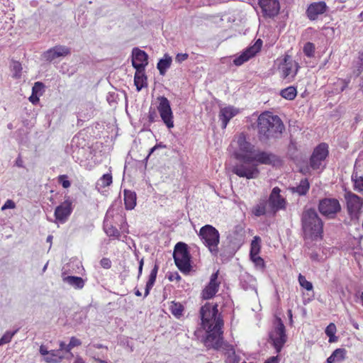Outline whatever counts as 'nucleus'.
I'll use <instances>...</instances> for the list:
<instances>
[{"label": "nucleus", "instance_id": "15", "mask_svg": "<svg viewBox=\"0 0 363 363\" xmlns=\"http://www.w3.org/2000/svg\"><path fill=\"white\" fill-rule=\"evenodd\" d=\"M253 162L257 164L276 166L280 164L281 160L274 154L266 151H255L251 156Z\"/></svg>", "mask_w": 363, "mask_h": 363}, {"label": "nucleus", "instance_id": "19", "mask_svg": "<svg viewBox=\"0 0 363 363\" xmlns=\"http://www.w3.org/2000/svg\"><path fill=\"white\" fill-rule=\"evenodd\" d=\"M327 9L328 6L325 1L313 2L308 5L306 13L309 20L315 21L319 15L323 14Z\"/></svg>", "mask_w": 363, "mask_h": 363}, {"label": "nucleus", "instance_id": "20", "mask_svg": "<svg viewBox=\"0 0 363 363\" xmlns=\"http://www.w3.org/2000/svg\"><path fill=\"white\" fill-rule=\"evenodd\" d=\"M72 211V202L66 200L56 207L55 217L60 223H65Z\"/></svg>", "mask_w": 363, "mask_h": 363}, {"label": "nucleus", "instance_id": "21", "mask_svg": "<svg viewBox=\"0 0 363 363\" xmlns=\"http://www.w3.org/2000/svg\"><path fill=\"white\" fill-rule=\"evenodd\" d=\"M70 53L68 48L63 45H56L43 53V57L47 61H52L57 57H65Z\"/></svg>", "mask_w": 363, "mask_h": 363}, {"label": "nucleus", "instance_id": "56", "mask_svg": "<svg viewBox=\"0 0 363 363\" xmlns=\"http://www.w3.org/2000/svg\"><path fill=\"white\" fill-rule=\"evenodd\" d=\"M143 264H144V259L143 258H142L140 261H139V267H138V278L139 279L140 277V276L142 275V273H143Z\"/></svg>", "mask_w": 363, "mask_h": 363}, {"label": "nucleus", "instance_id": "14", "mask_svg": "<svg viewBox=\"0 0 363 363\" xmlns=\"http://www.w3.org/2000/svg\"><path fill=\"white\" fill-rule=\"evenodd\" d=\"M262 43L261 39H257L252 45L248 47L233 60V64L236 66H240L255 57L261 50Z\"/></svg>", "mask_w": 363, "mask_h": 363}, {"label": "nucleus", "instance_id": "2", "mask_svg": "<svg viewBox=\"0 0 363 363\" xmlns=\"http://www.w3.org/2000/svg\"><path fill=\"white\" fill-rule=\"evenodd\" d=\"M284 128L281 119L269 111H264L258 116L257 129L260 141L267 142L281 138Z\"/></svg>", "mask_w": 363, "mask_h": 363}, {"label": "nucleus", "instance_id": "64", "mask_svg": "<svg viewBox=\"0 0 363 363\" xmlns=\"http://www.w3.org/2000/svg\"><path fill=\"white\" fill-rule=\"evenodd\" d=\"M359 86L362 90H363V77L361 78V82L359 84Z\"/></svg>", "mask_w": 363, "mask_h": 363}, {"label": "nucleus", "instance_id": "26", "mask_svg": "<svg viewBox=\"0 0 363 363\" xmlns=\"http://www.w3.org/2000/svg\"><path fill=\"white\" fill-rule=\"evenodd\" d=\"M134 84L136 86L137 91H138L147 86V76L145 73V69H139L135 71L134 76Z\"/></svg>", "mask_w": 363, "mask_h": 363}, {"label": "nucleus", "instance_id": "40", "mask_svg": "<svg viewBox=\"0 0 363 363\" xmlns=\"http://www.w3.org/2000/svg\"><path fill=\"white\" fill-rule=\"evenodd\" d=\"M298 283L300 286L307 291H312L313 289V284L311 281L306 280L305 276L299 274L298 277Z\"/></svg>", "mask_w": 363, "mask_h": 363}, {"label": "nucleus", "instance_id": "22", "mask_svg": "<svg viewBox=\"0 0 363 363\" xmlns=\"http://www.w3.org/2000/svg\"><path fill=\"white\" fill-rule=\"evenodd\" d=\"M259 4L263 13L269 17L276 16L280 9L278 0H260Z\"/></svg>", "mask_w": 363, "mask_h": 363}, {"label": "nucleus", "instance_id": "49", "mask_svg": "<svg viewBox=\"0 0 363 363\" xmlns=\"http://www.w3.org/2000/svg\"><path fill=\"white\" fill-rule=\"evenodd\" d=\"M15 333H6L1 338V342H2L4 344H6L11 342L13 335Z\"/></svg>", "mask_w": 363, "mask_h": 363}, {"label": "nucleus", "instance_id": "27", "mask_svg": "<svg viewBox=\"0 0 363 363\" xmlns=\"http://www.w3.org/2000/svg\"><path fill=\"white\" fill-rule=\"evenodd\" d=\"M347 351L344 348H337L335 350L331 355L328 357L327 363L340 362L346 358Z\"/></svg>", "mask_w": 363, "mask_h": 363}, {"label": "nucleus", "instance_id": "12", "mask_svg": "<svg viewBox=\"0 0 363 363\" xmlns=\"http://www.w3.org/2000/svg\"><path fill=\"white\" fill-rule=\"evenodd\" d=\"M328 148V145L325 143H321L314 148L310 157V166L313 169H320L322 162L329 155Z\"/></svg>", "mask_w": 363, "mask_h": 363}, {"label": "nucleus", "instance_id": "63", "mask_svg": "<svg viewBox=\"0 0 363 363\" xmlns=\"http://www.w3.org/2000/svg\"><path fill=\"white\" fill-rule=\"evenodd\" d=\"M318 255L317 253H312L311 255V258L313 260H316L318 259Z\"/></svg>", "mask_w": 363, "mask_h": 363}, {"label": "nucleus", "instance_id": "61", "mask_svg": "<svg viewBox=\"0 0 363 363\" xmlns=\"http://www.w3.org/2000/svg\"><path fill=\"white\" fill-rule=\"evenodd\" d=\"M73 363H86L81 357H77Z\"/></svg>", "mask_w": 363, "mask_h": 363}, {"label": "nucleus", "instance_id": "46", "mask_svg": "<svg viewBox=\"0 0 363 363\" xmlns=\"http://www.w3.org/2000/svg\"><path fill=\"white\" fill-rule=\"evenodd\" d=\"M250 259L255 263V264L261 268L264 267V259L257 255H250Z\"/></svg>", "mask_w": 363, "mask_h": 363}, {"label": "nucleus", "instance_id": "57", "mask_svg": "<svg viewBox=\"0 0 363 363\" xmlns=\"http://www.w3.org/2000/svg\"><path fill=\"white\" fill-rule=\"evenodd\" d=\"M155 117H156V113L155 111L153 112H150L149 113V115H148V121L150 123H153L155 121Z\"/></svg>", "mask_w": 363, "mask_h": 363}, {"label": "nucleus", "instance_id": "11", "mask_svg": "<svg viewBox=\"0 0 363 363\" xmlns=\"http://www.w3.org/2000/svg\"><path fill=\"white\" fill-rule=\"evenodd\" d=\"M318 208L323 216L333 218L341 211V206L337 199L325 198L319 201Z\"/></svg>", "mask_w": 363, "mask_h": 363}, {"label": "nucleus", "instance_id": "51", "mask_svg": "<svg viewBox=\"0 0 363 363\" xmlns=\"http://www.w3.org/2000/svg\"><path fill=\"white\" fill-rule=\"evenodd\" d=\"M357 60V70L361 73L363 71V51L359 52Z\"/></svg>", "mask_w": 363, "mask_h": 363}, {"label": "nucleus", "instance_id": "16", "mask_svg": "<svg viewBox=\"0 0 363 363\" xmlns=\"http://www.w3.org/2000/svg\"><path fill=\"white\" fill-rule=\"evenodd\" d=\"M218 271L213 273L210 277L208 284L201 291V298L203 300H208L215 296L216 293L218 291L220 282L218 280Z\"/></svg>", "mask_w": 363, "mask_h": 363}, {"label": "nucleus", "instance_id": "32", "mask_svg": "<svg viewBox=\"0 0 363 363\" xmlns=\"http://www.w3.org/2000/svg\"><path fill=\"white\" fill-rule=\"evenodd\" d=\"M64 357L63 354L58 350H50L48 356L44 357V361L48 363L60 362Z\"/></svg>", "mask_w": 363, "mask_h": 363}, {"label": "nucleus", "instance_id": "25", "mask_svg": "<svg viewBox=\"0 0 363 363\" xmlns=\"http://www.w3.org/2000/svg\"><path fill=\"white\" fill-rule=\"evenodd\" d=\"M310 189V183L308 179L305 178L300 181L296 186L290 187L289 190L293 194H297L298 196H305Z\"/></svg>", "mask_w": 363, "mask_h": 363}, {"label": "nucleus", "instance_id": "43", "mask_svg": "<svg viewBox=\"0 0 363 363\" xmlns=\"http://www.w3.org/2000/svg\"><path fill=\"white\" fill-rule=\"evenodd\" d=\"M82 345V342L79 339L76 337H72L70 338L69 343L67 345V352H70V351L74 347H78Z\"/></svg>", "mask_w": 363, "mask_h": 363}, {"label": "nucleus", "instance_id": "45", "mask_svg": "<svg viewBox=\"0 0 363 363\" xmlns=\"http://www.w3.org/2000/svg\"><path fill=\"white\" fill-rule=\"evenodd\" d=\"M58 182L62 186L63 188L67 189L71 186V183L68 179V177L66 174L60 175L57 177Z\"/></svg>", "mask_w": 363, "mask_h": 363}, {"label": "nucleus", "instance_id": "36", "mask_svg": "<svg viewBox=\"0 0 363 363\" xmlns=\"http://www.w3.org/2000/svg\"><path fill=\"white\" fill-rule=\"evenodd\" d=\"M104 231L108 237H113L118 239L121 237V233L116 227L109 223H104Z\"/></svg>", "mask_w": 363, "mask_h": 363}, {"label": "nucleus", "instance_id": "34", "mask_svg": "<svg viewBox=\"0 0 363 363\" xmlns=\"http://www.w3.org/2000/svg\"><path fill=\"white\" fill-rule=\"evenodd\" d=\"M280 95L285 99L291 101L294 100L297 95V89L294 86H288L282 89L280 92Z\"/></svg>", "mask_w": 363, "mask_h": 363}, {"label": "nucleus", "instance_id": "1", "mask_svg": "<svg viewBox=\"0 0 363 363\" xmlns=\"http://www.w3.org/2000/svg\"><path fill=\"white\" fill-rule=\"evenodd\" d=\"M201 325L206 330L204 344L208 348L219 349L223 344V320L218 313V304L206 303L200 309Z\"/></svg>", "mask_w": 363, "mask_h": 363}, {"label": "nucleus", "instance_id": "52", "mask_svg": "<svg viewBox=\"0 0 363 363\" xmlns=\"http://www.w3.org/2000/svg\"><path fill=\"white\" fill-rule=\"evenodd\" d=\"M189 57V55L187 53H178L176 55L175 60L176 62L181 63L185 60H186Z\"/></svg>", "mask_w": 363, "mask_h": 363}, {"label": "nucleus", "instance_id": "59", "mask_svg": "<svg viewBox=\"0 0 363 363\" xmlns=\"http://www.w3.org/2000/svg\"><path fill=\"white\" fill-rule=\"evenodd\" d=\"M67 345H66L64 342H60V348L58 350H60L61 352L62 351H65L67 352Z\"/></svg>", "mask_w": 363, "mask_h": 363}, {"label": "nucleus", "instance_id": "18", "mask_svg": "<svg viewBox=\"0 0 363 363\" xmlns=\"http://www.w3.org/2000/svg\"><path fill=\"white\" fill-rule=\"evenodd\" d=\"M148 64V55L147 54L138 48H133L132 51V65L136 69H145V67Z\"/></svg>", "mask_w": 363, "mask_h": 363}, {"label": "nucleus", "instance_id": "13", "mask_svg": "<svg viewBox=\"0 0 363 363\" xmlns=\"http://www.w3.org/2000/svg\"><path fill=\"white\" fill-rule=\"evenodd\" d=\"M238 150L235 152L236 160H243L245 157H251L255 150V146L247 141L244 133H240L237 137Z\"/></svg>", "mask_w": 363, "mask_h": 363}, {"label": "nucleus", "instance_id": "54", "mask_svg": "<svg viewBox=\"0 0 363 363\" xmlns=\"http://www.w3.org/2000/svg\"><path fill=\"white\" fill-rule=\"evenodd\" d=\"M40 96H37V95H34L33 93H32L31 96L29 97V101L34 105H36L39 103L40 101V99H39Z\"/></svg>", "mask_w": 363, "mask_h": 363}, {"label": "nucleus", "instance_id": "50", "mask_svg": "<svg viewBox=\"0 0 363 363\" xmlns=\"http://www.w3.org/2000/svg\"><path fill=\"white\" fill-rule=\"evenodd\" d=\"M16 208V203L13 200L8 199L1 207V211L6 209H13Z\"/></svg>", "mask_w": 363, "mask_h": 363}, {"label": "nucleus", "instance_id": "37", "mask_svg": "<svg viewBox=\"0 0 363 363\" xmlns=\"http://www.w3.org/2000/svg\"><path fill=\"white\" fill-rule=\"evenodd\" d=\"M113 183V177L112 174L107 173L104 174L101 177L97 182V186H99L101 188L104 189L107 186H109Z\"/></svg>", "mask_w": 363, "mask_h": 363}, {"label": "nucleus", "instance_id": "3", "mask_svg": "<svg viewBox=\"0 0 363 363\" xmlns=\"http://www.w3.org/2000/svg\"><path fill=\"white\" fill-rule=\"evenodd\" d=\"M301 222L305 238L311 240L323 238V222L314 208H304L301 216Z\"/></svg>", "mask_w": 363, "mask_h": 363}, {"label": "nucleus", "instance_id": "28", "mask_svg": "<svg viewBox=\"0 0 363 363\" xmlns=\"http://www.w3.org/2000/svg\"><path fill=\"white\" fill-rule=\"evenodd\" d=\"M169 310L177 319H180L184 315V306L180 302L172 301L169 303Z\"/></svg>", "mask_w": 363, "mask_h": 363}, {"label": "nucleus", "instance_id": "23", "mask_svg": "<svg viewBox=\"0 0 363 363\" xmlns=\"http://www.w3.org/2000/svg\"><path fill=\"white\" fill-rule=\"evenodd\" d=\"M239 113V110L233 106H228L220 108L219 112V119L221 121L222 128H225L229 121Z\"/></svg>", "mask_w": 363, "mask_h": 363}, {"label": "nucleus", "instance_id": "48", "mask_svg": "<svg viewBox=\"0 0 363 363\" xmlns=\"http://www.w3.org/2000/svg\"><path fill=\"white\" fill-rule=\"evenodd\" d=\"M166 147V145H163L162 143H157L156 144L154 147H152L150 150V152L148 153V155L145 157V158L144 159V162L145 163V164H147V160L149 159V157H150V155L157 149L159 148H165Z\"/></svg>", "mask_w": 363, "mask_h": 363}, {"label": "nucleus", "instance_id": "5", "mask_svg": "<svg viewBox=\"0 0 363 363\" xmlns=\"http://www.w3.org/2000/svg\"><path fill=\"white\" fill-rule=\"evenodd\" d=\"M237 162L233 165L232 172L239 177H244L247 179H255L259 174V170L257 164L254 163L251 157H245L243 160H237Z\"/></svg>", "mask_w": 363, "mask_h": 363}, {"label": "nucleus", "instance_id": "6", "mask_svg": "<svg viewBox=\"0 0 363 363\" xmlns=\"http://www.w3.org/2000/svg\"><path fill=\"white\" fill-rule=\"evenodd\" d=\"M173 257L176 266L182 272L188 273L191 271V255L186 243L179 242L176 244Z\"/></svg>", "mask_w": 363, "mask_h": 363}, {"label": "nucleus", "instance_id": "29", "mask_svg": "<svg viewBox=\"0 0 363 363\" xmlns=\"http://www.w3.org/2000/svg\"><path fill=\"white\" fill-rule=\"evenodd\" d=\"M158 269H159V266L157 264H155L153 269L150 272L148 280L146 283L145 291V294H144L145 297H146L149 295L150 290L152 289V288L153 287V286L155 284Z\"/></svg>", "mask_w": 363, "mask_h": 363}, {"label": "nucleus", "instance_id": "30", "mask_svg": "<svg viewBox=\"0 0 363 363\" xmlns=\"http://www.w3.org/2000/svg\"><path fill=\"white\" fill-rule=\"evenodd\" d=\"M172 59L168 54H164V57L160 59L157 65V68L161 75H164L167 69L172 65Z\"/></svg>", "mask_w": 363, "mask_h": 363}, {"label": "nucleus", "instance_id": "35", "mask_svg": "<svg viewBox=\"0 0 363 363\" xmlns=\"http://www.w3.org/2000/svg\"><path fill=\"white\" fill-rule=\"evenodd\" d=\"M261 250V238L256 235L253 238L250 245V255H257Z\"/></svg>", "mask_w": 363, "mask_h": 363}, {"label": "nucleus", "instance_id": "33", "mask_svg": "<svg viewBox=\"0 0 363 363\" xmlns=\"http://www.w3.org/2000/svg\"><path fill=\"white\" fill-rule=\"evenodd\" d=\"M63 280L77 289H81L84 286V281L79 277L67 276Z\"/></svg>", "mask_w": 363, "mask_h": 363}, {"label": "nucleus", "instance_id": "8", "mask_svg": "<svg viewBox=\"0 0 363 363\" xmlns=\"http://www.w3.org/2000/svg\"><path fill=\"white\" fill-rule=\"evenodd\" d=\"M344 197L349 216L352 219L359 220L363 207V199L351 191H347Z\"/></svg>", "mask_w": 363, "mask_h": 363}, {"label": "nucleus", "instance_id": "44", "mask_svg": "<svg viewBox=\"0 0 363 363\" xmlns=\"http://www.w3.org/2000/svg\"><path fill=\"white\" fill-rule=\"evenodd\" d=\"M353 181L354 189L358 192L363 191V177H356Z\"/></svg>", "mask_w": 363, "mask_h": 363}, {"label": "nucleus", "instance_id": "39", "mask_svg": "<svg viewBox=\"0 0 363 363\" xmlns=\"http://www.w3.org/2000/svg\"><path fill=\"white\" fill-rule=\"evenodd\" d=\"M315 45L313 43H306L303 48V53L308 57H313L315 55Z\"/></svg>", "mask_w": 363, "mask_h": 363}, {"label": "nucleus", "instance_id": "42", "mask_svg": "<svg viewBox=\"0 0 363 363\" xmlns=\"http://www.w3.org/2000/svg\"><path fill=\"white\" fill-rule=\"evenodd\" d=\"M22 69L21 64L18 61H14L12 65V71L13 72V77L16 79L20 78L21 77Z\"/></svg>", "mask_w": 363, "mask_h": 363}, {"label": "nucleus", "instance_id": "47", "mask_svg": "<svg viewBox=\"0 0 363 363\" xmlns=\"http://www.w3.org/2000/svg\"><path fill=\"white\" fill-rule=\"evenodd\" d=\"M227 353L228 354L227 361L232 363H238L235 352L233 347H230V348L228 350Z\"/></svg>", "mask_w": 363, "mask_h": 363}, {"label": "nucleus", "instance_id": "31", "mask_svg": "<svg viewBox=\"0 0 363 363\" xmlns=\"http://www.w3.org/2000/svg\"><path fill=\"white\" fill-rule=\"evenodd\" d=\"M268 202L266 199H262L259 201L252 209V213L255 216L259 217L264 216L267 213Z\"/></svg>", "mask_w": 363, "mask_h": 363}, {"label": "nucleus", "instance_id": "38", "mask_svg": "<svg viewBox=\"0 0 363 363\" xmlns=\"http://www.w3.org/2000/svg\"><path fill=\"white\" fill-rule=\"evenodd\" d=\"M337 331L336 326L334 323H330L325 329V334L329 337V342H335L337 341V337L335 336Z\"/></svg>", "mask_w": 363, "mask_h": 363}, {"label": "nucleus", "instance_id": "17", "mask_svg": "<svg viewBox=\"0 0 363 363\" xmlns=\"http://www.w3.org/2000/svg\"><path fill=\"white\" fill-rule=\"evenodd\" d=\"M269 203L274 212L286 209V201L281 196V189L278 186L273 188L269 197Z\"/></svg>", "mask_w": 363, "mask_h": 363}, {"label": "nucleus", "instance_id": "41", "mask_svg": "<svg viewBox=\"0 0 363 363\" xmlns=\"http://www.w3.org/2000/svg\"><path fill=\"white\" fill-rule=\"evenodd\" d=\"M45 85L43 82H35L33 88H32V93L34 94V95H37L38 96H43L45 90Z\"/></svg>", "mask_w": 363, "mask_h": 363}, {"label": "nucleus", "instance_id": "62", "mask_svg": "<svg viewBox=\"0 0 363 363\" xmlns=\"http://www.w3.org/2000/svg\"><path fill=\"white\" fill-rule=\"evenodd\" d=\"M22 162H23V161H22V160L21 159V157H18V158H17V160H16V165H17L18 167H23V165H22Z\"/></svg>", "mask_w": 363, "mask_h": 363}, {"label": "nucleus", "instance_id": "60", "mask_svg": "<svg viewBox=\"0 0 363 363\" xmlns=\"http://www.w3.org/2000/svg\"><path fill=\"white\" fill-rule=\"evenodd\" d=\"M342 82L343 85L341 88V91H343L348 86L350 81L346 80V79H342Z\"/></svg>", "mask_w": 363, "mask_h": 363}, {"label": "nucleus", "instance_id": "53", "mask_svg": "<svg viewBox=\"0 0 363 363\" xmlns=\"http://www.w3.org/2000/svg\"><path fill=\"white\" fill-rule=\"evenodd\" d=\"M100 263L104 269H109L111 267V262L108 258L101 259Z\"/></svg>", "mask_w": 363, "mask_h": 363}, {"label": "nucleus", "instance_id": "10", "mask_svg": "<svg viewBox=\"0 0 363 363\" xmlns=\"http://www.w3.org/2000/svg\"><path fill=\"white\" fill-rule=\"evenodd\" d=\"M157 101L159 104L157 109L162 122L169 129L172 128L174 126V116L169 101L163 96L157 97Z\"/></svg>", "mask_w": 363, "mask_h": 363}, {"label": "nucleus", "instance_id": "9", "mask_svg": "<svg viewBox=\"0 0 363 363\" xmlns=\"http://www.w3.org/2000/svg\"><path fill=\"white\" fill-rule=\"evenodd\" d=\"M277 325L269 334V338L272 342L277 353H279L287 340L286 328L281 318L277 319Z\"/></svg>", "mask_w": 363, "mask_h": 363}, {"label": "nucleus", "instance_id": "24", "mask_svg": "<svg viewBox=\"0 0 363 363\" xmlns=\"http://www.w3.org/2000/svg\"><path fill=\"white\" fill-rule=\"evenodd\" d=\"M123 197L125 208L127 211L134 209L137 203L136 193L132 190L124 189Z\"/></svg>", "mask_w": 363, "mask_h": 363}, {"label": "nucleus", "instance_id": "55", "mask_svg": "<svg viewBox=\"0 0 363 363\" xmlns=\"http://www.w3.org/2000/svg\"><path fill=\"white\" fill-rule=\"evenodd\" d=\"M50 350H48L47 347L44 345L40 347V353L43 356L46 357L48 355Z\"/></svg>", "mask_w": 363, "mask_h": 363}, {"label": "nucleus", "instance_id": "58", "mask_svg": "<svg viewBox=\"0 0 363 363\" xmlns=\"http://www.w3.org/2000/svg\"><path fill=\"white\" fill-rule=\"evenodd\" d=\"M264 363H278V357H272L267 359Z\"/></svg>", "mask_w": 363, "mask_h": 363}, {"label": "nucleus", "instance_id": "4", "mask_svg": "<svg viewBox=\"0 0 363 363\" xmlns=\"http://www.w3.org/2000/svg\"><path fill=\"white\" fill-rule=\"evenodd\" d=\"M198 235L202 243L208 248L210 252L217 256L219 252L220 234L218 230L211 225H205L199 230Z\"/></svg>", "mask_w": 363, "mask_h": 363}, {"label": "nucleus", "instance_id": "7", "mask_svg": "<svg viewBox=\"0 0 363 363\" xmlns=\"http://www.w3.org/2000/svg\"><path fill=\"white\" fill-rule=\"evenodd\" d=\"M300 66L289 55H285L278 65L280 77L287 83L293 82L298 72Z\"/></svg>", "mask_w": 363, "mask_h": 363}]
</instances>
